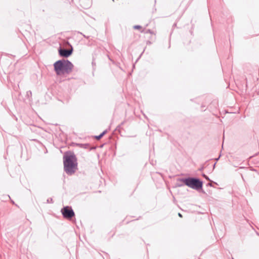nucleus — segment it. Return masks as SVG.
I'll return each mask as SVG.
<instances>
[{
	"mask_svg": "<svg viewBox=\"0 0 259 259\" xmlns=\"http://www.w3.org/2000/svg\"><path fill=\"white\" fill-rule=\"evenodd\" d=\"M144 32L145 33H150V34H152L153 33L152 31L150 29H147Z\"/></svg>",
	"mask_w": 259,
	"mask_h": 259,
	"instance_id": "0eeeda50",
	"label": "nucleus"
},
{
	"mask_svg": "<svg viewBox=\"0 0 259 259\" xmlns=\"http://www.w3.org/2000/svg\"><path fill=\"white\" fill-rule=\"evenodd\" d=\"M64 170L68 175H73L77 170V160L74 153L66 152L63 155Z\"/></svg>",
	"mask_w": 259,
	"mask_h": 259,
	"instance_id": "f257e3e1",
	"label": "nucleus"
},
{
	"mask_svg": "<svg viewBox=\"0 0 259 259\" xmlns=\"http://www.w3.org/2000/svg\"><path fill=\"white\" fill-rule=\"evenodd\" d=\"M27 95H28V94H31V92L30 91H28V92H27Z\"/></svg>",
	"mask_w": 259,
	"mask_h": 259,
	"instance_id": "9b49d317",
	"label": "nucleus"
},
{
	"mask_svg": "<svg viewBox=\"0 0 259 259\" xmlns=\"http://www.w3.org/2000/svg\"><path fill=\"white\" fill-rule=\"evenodd\" d=\"M208 185H210V186H211V184H210V183H209Z\"/></svg>",
	"mask_w": 259,
	"mask_h": 259,
	"instance_id": "2eb2a0df",
	"label": "nucleus"
},
{
	"mask_svg": "<svg viewBox=\"0 0 259 259\" xmlns=\"http://www.w3.org/2000/svg\"><path fill=\"white\" fill-rule=\"evenodd\" d=\"M179 180L184 183L186 186L193 189L199 190L202 187V182L197 178H182Z\"/></svg>",
	"mask_w": 259,
	"mask_h": 259,
	"instance_id": "7ed1b4c3",
	"label": "nucleus"
},
{
	"mask_svg": "<svg viewBox=\"0 0 259 259\" xmlns=\"http://www.w3.org/2000/svg\"><path fill=\"white\" fill-rule=\"evenodd\" d=\"M134 28L135 29H140L141 28V26L140 25H135Z\"/></svg>",
	"mask_w": 259,
	"mask_h": 259,
	"instance_id": "6e6552de",
	"label": "nucleus"
},
{
	"mask_svg": "<svg viewBox=\"0 0 259 259\" xmlns=\"http://www.w3.org/2000/svg\"><path fill=\"white\" fill-rule=\"evenodd\" d=\"M27 95H28V94H31V92L30 91H28V92H27Z\"/></svg>",
	"mask_w": 259,
	"mask_h": 259,
	"instance_id": "f8f14e48",
	"label": "nucleus"
},
{
	"mask_svg": "<svg viewBox=\"0 0 259 259\" xmlns=\"http://www.w3.org/2000/svg\"><path fill=\"white\" fill-rule=\"evenodd\" d=\"M61 212L63 217L67 219H71L74 216V212L71 207L69 206L64 207L61 209Z\"/></svg>",
	"mask_w": 259,
	"mask_h": 259,
	"instance_id": "20e7f679",
	"label": "nucleus"
},
{
	"mask_svg": "<svg viewBox=\"0 0 259 259\" xmlns=\"http://www.w3.org/2000/svg\"><path fill=\"white\" fill-rule=\"evenodd\" d=\"M107 133V130L103 131L100 135L96 136L95 138L97 140H100L105 134Z\"/></svg>",
	"mask_w": 259,
	"mask_h": 259,
	"instance_id": "423d86ee",
	"label": "nucleus"
},
{
	"mask_svg": "<svg viewBox=\"0 0 259 259\" xmlns=\"http://www.w3.org/2000/svg\"><path fill=\"white\" fill-rule=\"evenodd\" d=\"M178 215H179V216L180 217H181V218H182V215L181 214V213H179Z\"/></svg>",
	"mask_w": 259,
	"mask_h": 259,
	"instance_id": "ddd939ff",
	"label": "nucleus"
},
{
	"mask_svg": "<svg viewBox=\"0 0 259 259\" xmlns=\"http://www.w3.org/2000/svg\"><path fill=\"white\" fill-rule=\"evenodd\" d=\"M72 53V49L71 50L62 49L60 48L59 50V55L63 57L67 58L70 56Z\"/></svg>",
	"mask_w": 259,
	"mask_h": 259,
	"instance_id": "39448f33",
	"label": "nucleus"
},
{
	"mask_svg": "<svg viewBox=\"0 0 259 259\" xmlns=\"http://www.w3.org/2000/svg\"><path fill=\"white\" fill-rule=\"evenodd\" d=\"M83 36H84V37H85V38H88V37H87V36H86V35H83Z\"/></svg>",
	"mask_w": 259,
	"mask_h": 259,
	"instance_id": "4468645a",
	"label": "nucleus"
},
{
	"mask_svg": "<svg viewBox=\"0 0 259 259\" xmlns=\"http://www.w3.org/2000/svg\"><path fill=\"white\" fill-rule=\"evenodd\" d=\"M54 70L58 75L69 74L72 71L73 65L68 60H60L54 64Z\"/></svg>",
	"mask_w": 259,
	"mask_h": 259,
	"instance_id": "f03ea898",
	"label": "nucleus"
},
{
	"mask_svg": "<svg viewBox=\"0 0 259 259\" xmlns=\"http://www.w3.org/2000/svg\"><path fill=\"white\" fill-rule=\"evenodd\" d=\"M203 177L204 178H205L206 180H209V181L210 180H209V178H208L207 176H206L205 175L203 174Z\"/></svg>",
	"mask_w": 259,
	"mask_h": 259,
	"instance_id": "9d476101",
	"label": "nucleus"
},
{
	"mask_svg": "<svg viewBox=\"0 0 259 259\" xmlns=\"http://www.w3.org/2000/svg\"><path fill=\"white\" fill-rule=\"evenodd\" d=\"M78 145L80 146V147L82 148H86L87 145H83V144H78Z\"/></svg>",
	"mask_w": 259,
	"mask_h": 259,
	"instance_id": "1a4fd4ad",
	"label": "nucleus"
}]
</instances>
